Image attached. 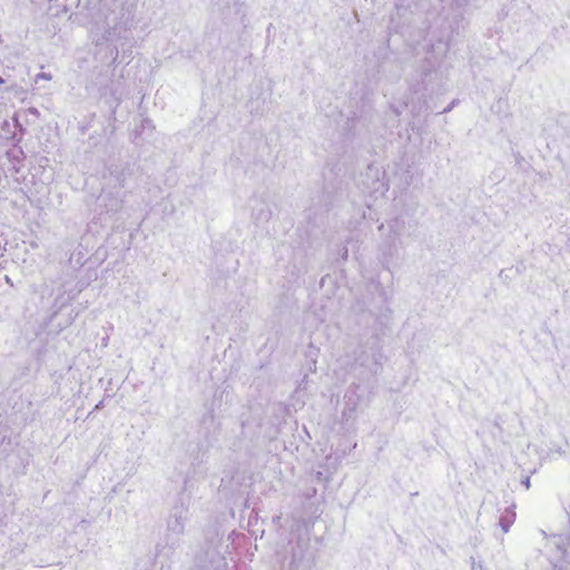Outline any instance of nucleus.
Masks as SVG:
<instances>
[{"instance_id":"nucleus-10","label":"nucleus","mask_w":570,"mask_h":570,"mask_svg":"<svg viewBox=\"0 0 570 570\" xmlns=\"http://www.w3.org/2000/svg\"><path fill=\"white\" fill-rule=\"evenodd\" d=\"M514 509H515L514 504L507 507L504 512L500 515L499 527L501 528L502 533H507L510 530L511 525L514 523V521H515Z\"/></svg>"},{"instance_id":"nucleus-3","label":"nucleus","mask_w":570,"mask_h":570,"mask_svg":"<svg viewBox=\"0 0 570 570\" xmlns=\"http://www.w3.org/2000/svg\"><path fill=\"white\" fill-rule=\"evenodd\" d=\"M410 227L402 218H394L387 224H381L379 230L382 234V243L380 250L382 254L383 265L389 268L390 263L397 256L400 248L406 246L405 237L410 236Z\"/></svg>"},{"instance_id":"nucleus-12","label":"nucleus","mask_w":570,"mask_h":570,"mask_svg":"<svg viewBox=\"0 0 570 570\" xmlns=\"http://www.w3.org/2000/svg\"><path fill=\"white\" fill-rule=\"evenodd\" d=\"M395 7H396L397 10L410 9L411 8V3L407 0H396Z\"/></svg>"},{"instance_id":"nucleus-2","label":"nucleus","mask_w":570,"mask_h":570,"mask_svg":"<svg viewBox=\"0 0 570 570\" xmlns=\"http://www.w3.org/2000/svg\"><path fill=\"white\" fill-rule=\"evenodd\" d=\"M188 520V509L184 505L174 507L167 520V532L165 535V546L158 548L156 553V564H160V570H170V564L165 562L170 554L180 547L181 535L185 532L186 521Z\"/></svg>"},{"instance_id":"nucleus-14","label":"nucleus","mask_w":570,"mask_h":570,"mask_svg":"<svg viewBox=\"0 0 570 570\" xmlns=\"http://www.w3.org/2000/svg\"><path fill=\"white\" fill-rule=\"evenodd\" d=\"M521 484H522V485H524V488H525L527 490H529V489H530V487H531V480H530V476H529V475H527L525 478H523V479L521 480Z\"/></svg>"},{"instance_id":"nucleus-21","label":"nucleus","mask_w":570,"mask_h":570,"mask_svg":"<svg viewBox=\"0 0 570 570\" xmlns=\"http://www.w3.org/2000/svg\"><path fill=\"white\" fill-rule=\"evenodd\" d=\"M472 560V568H474V557H471Z\"/></svg>"},{"instance_id":"nucleus-16","label":"nucleus","mask_w":570,"mask_h":570,"mask_svg":"<svg viewBox=\"0 0 570 570\" xmlns=\"http://www.w3.org/2000/svg\"><path fill=\"white\" fill-rule=\"evenodd\" d=\"M454 105H455V100H453L446 108H444L442 112H449L453 108Z\"/></svg>"},{"instance_id":"nucleus-18","label":"nucleus","mask_w":570,"mask_h":570,"mask_svg":"<svg viewBox=\"0 0 570 570\" xmlns=\"http://www.w3.org/2000/svg\"><path fill=\"white\" fill-rule=\"evenodd\" d=\"M119 207L118 203H116L115 205L111 206L110 210H117Z\"/></svg>"},{"instance_id":"nucleus-13","label":"nucleus","mask_w":570,"mask_h":570,"mask_svg":"<svg viewBox=\"0 0 570 570\" xmlns=\"http://www.w3.org/2000/svg\"><path fill=\"white\" fill-rule=\"evenodd\" d=\"M39 79L51 80V75L47 72H40L36 76V82H38Z\"/></svg>"},{"instance_id":"nucleus-20","label":"nucleus","mask_w":570,"mask_h":570,"mask_svg":"<svg viewBox=\"0 0 570 570\" xmlns=\"http://www.w3.org/2000/svg\"><path fill=\"white\" fill-rule=\"evenodd\" d=\"M102 406V402H99L97 405H96V409H100Z\"/></svg>"},{"instance_id":"nucleus-17","label":"nucleus","mask_w":570,"mask_h":570,"mask_svg":"<svg viewBox=\"0 0 570 570\" xmlns=\"http://www.w3.org/2000/svg\"><path fill=\"white\" fill-rule=\"evenodd\" d=\"M296 562H297V560H296V554L294 553V554H293V560H292V562H291V568H292V567H297Z\"/></svg>"},{"instance_id":"nucleus-11","label":"nucleus","mask_w":570,"mask_h":570,"mask_svg":"<svg viewBox=\"0 0 570 570\" xmlns=\"http://www.w3.org/2000/svg\"><path fill=\"white\" fill-rule=\"evenodd\" d=\"M119 50V57L121 56V60H130L132 56V37L130 36V40H119L115 43Z\"/></svg>"},{"instance_id":"nucleus-9","label":"nucleus","mask_w":570,"mask_h":570,"mask_svg":"<svg viewBox=\"0 0 570 570\" xmlns=\"http://www.w3.org/2000/svg\"><path fill=\"white\" fill-rule=\"evenodd\" d=\"M256 205H252V216L256 224H263L269 220L272 217V210L263 200L254 199Z\"/></svg>"},{"instance_id":"nucleus-7","label":"nucleus","mask_w":570,"mask_h":570,"mask_svg":"<svg viewBox=\"0 0 570 570\" xmlns=\"http://www.w3.org/2000/svg\"><path fill=\"white\" fill-rule=\"evenodd\" d=\"M137 166L135 164L117 165L109 169L110 176L115 178L120 188L126 187L131 177L136 174Z\"/></svg>"},{"instance_id":"nucleus-15","label":"nucleus","mask_w":570,"mask_h":570,"mask_svg":"<svg viewBox=\"0 0 570 570\" xmlns=\"http://www.w3.org/2000/svg\"><path fill=\"white\" fill-rule=\"evenodd\" d=\"M149 127H151V120L144 119L142 120V128H149Z\"/></svg>"},{"instance_id":"nucleus-6","label":"nucleus","mask_w":570,"mask_h":570,"mask_svg":"<svg viewBox=\"0 0 570 570\" xmlns=\"http://www.w3.org/2000/svg\"><path fill=\"white\" fill-rule=\"evenodd\" d=\"M356 363L361 367H365L372 376H375L382 368L383 355L380 350H371L370 353H362L356 358Z\"/></svg>"},{"instance_id":"nucleus-1","label":"nucleus","mask_w":570,"mask_h":570,"mask_svg":"<svg viewBox=\"0 0 570 570\" xmlns=\"http://www.w3.org/2000/svg\"><path fill=\"white\" fill-rule=\"evenodd\" d=\"M88 16L96 23H102V41H97L98 52L106 51L104 59L115 65L119 58V40H130L135 27L136 3L131 0H86Z\"/></svg>"},{"instance_id":"nucleus-8","label":"nucleus","mask_w":570,"mask_h":570,"mask_svg":"<svg viewBox=\"0 0 570 570\" xmlns=\"http://www.w3.org/2000/svg\"><path fill=\"white\" fill-rule=\"evenodd\" d=\"M357 387L358 385L350 386L345 393V407L342 414L346 420H350L362 400V397L356 392Z\"/></svg>"},{"instance_id":"nucleus-22","label":"nucleus","mask_w":570,"mask_h":570,"mask_svg":"<svg viewBox=\"0 0 570 570\" xmlns=\"http://www.w3.org/2000/svg\"><path fill=\"white\" fill-rule=\"evenodd\" d=\"M3 82H4V80L2 79V77H0V83H3Z\"/></svg>"},{"instance_id":"nucleus-5","label":"nucleus","mask_w":570,"mask_h":570,"mask_svg":"<svg viewBox=\"0 0 570 570\" xmlns=\"http://www.w3.org/2000/svg\"><path fill=\"white\" fill-rule=\"evenodd\" d=\"M551 543L556 548L553 566L562 569L563 564H570V534L556 535Z\"/></svg>"},{"instance_id":"nucleus-4","label":"nucleus","mask_w":570,"mask_h":570,"mask_svg":"<svg viewBox=\"0 0 570 570\" xmlns=\"http://www.w3.org/2000/svg\"><path fill=\"white\" fill-rule=\"evenodd\" d=\"M112 85V73L109 69H95L91 73L89 81L87 82L85 89L90 97L95 98H104L108 95L114 96V90L111 88Z\"/></svg>"},{"instance_id":"nucleus-19","label":"nucleus","mask_w":570,"mask_h":570,"mask_svg":"<svg viewBox=\"0 0 570 570\" xmlns=\"http://www.w3.org/2000/svg\"><path fill=\"white\" fill-rule=\"evenodd\" d=\"M279 520H281V515H277V517H275V518L273 519V522H274V523H278V522H279Z\"/></svg>"}]
</instances>
